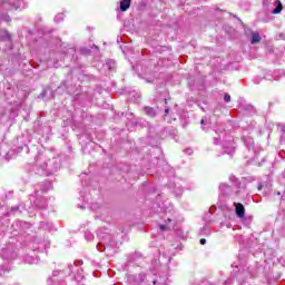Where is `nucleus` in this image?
I'll list each match as a JSON object with an SVG mask.
<instances>
[{
  "label": "nucleus",
  "instance_id": "6e6552de",
  "mask_svg": "<svg viewBox=\"0 0 285 285\" xmlns=\"http://www.w3.org/2000/svg\"><path fill=\"white\" fill-rule=\"evenodd\" d=\"M165 112H166V115H168L169 110L167 109V110H165Z\"/></svg>",
  "mask_w": 285,
  "mask_h": 285
},
{
  "label": "nucleus",
  "instance_id": "0eeeda50",
  "mask_svg": "<svg viewBox=\"0 0 285 285\" xmlns=\"http://www.w3.org/2000/svg\"><path fill=\"white\" fill-rule=\"evenodd\" d=\"M200 244L202 245L206 244V238L200 239Z\"/></svg>",
  "mask_w": 285,
  "mask_h": 285
},
{
  "label": "nucleus",
  "instance_id": "39448f33",
  "mask_svg": "<svg viewBox=\"0 0 285 285\" xmlns=\"http://www.w3.org/2000/svg\"><path fill=\"white\" fill-rule=\"evenodd\" d=\"M224 100L228 104V101H230V95L225 94Z\"/></svg>",
  "mask_w": 285,
  "mask_h": 285
},
{
  "label": "nucleus",
  "instance_id": "f03ea898",
  "mask_svg": "<svg viewBox=\"0 0 285 285\" xmlns=\"http://www.w3.org/2000/svg\"><path fill=\"white\" fill-rule=\"evenodd\" d=\"M128 8H130V0H122L120 2L121 12H126V10H128Z\"/></svg>",
  "mask_w": 285,
  "mask_h": 285
},
{
  "label": "nucleus",
  "instance_id": "20e7f679",
  "mask_svg": "<svg viewBox=\"0 0 285 285\" xmlns=\"http://www.w3.org/2000/svg\"><path fill=\"white\" fill-rule=\"evenodd\" d=\"M278 6L276 9H274V14H279V12H282V2L277 1Z\"/></svg>",
  "mask_w": 285,
  "mask_h": 285
},
{
  "label": "nucleus",
  "instance_id": "7ed1b4c3",
  "mask_svg": "<svg viewBox=\"0 0 285 285\" xmlns=\"http://www.w3.org/2000/svg\"><path fill=\"white\" fill-rule=\"evenodd\" d=\"M259 41H262V38L257 33H254L252 38V43H259Z\"/></svg>",
  "mask_w": 285,
  "mask_h": 285
},
{
  "label": "nucleus",
  "instance_id": "423d86ee",
  "mask_svg": "<svg viewBox=\"0 0 285 285\" xmlns=\"http://www.w3.org/2000/svg\"><path fill=\"white\" fill-rule=\"evenodd\" d=\"M160 229L161 230H168V227L164 226V225H160Z\"/></svg>",
  "mask_w": 285,
  "mask_h": 285
},
{
  "label": "nucleus",
  "instance_id": "f257e3e1",
  "mask_svg": "<svg viewBox=\"0 0 285 285\" xmlns=\"http://www.w3.org/2000/svg\"><path fill=\"white\" fill-rule=\"evenodd\" d=\"M236 215L238 216V217H244V215H245V209H244V205H242V204H236Z\"/></svg>",
  "mask_w": 285,
  "mask_h": 285
}]
</instances>
